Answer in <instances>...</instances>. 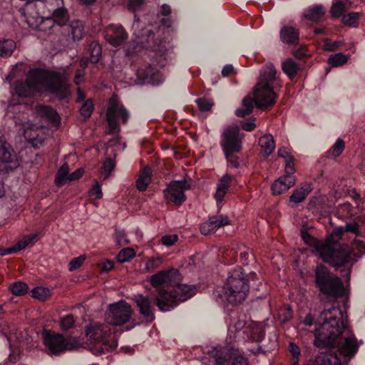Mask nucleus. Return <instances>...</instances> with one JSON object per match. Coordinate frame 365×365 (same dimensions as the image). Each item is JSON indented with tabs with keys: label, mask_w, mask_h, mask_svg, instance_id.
Segmentation results:
<instances>
[{
	"label": "nucleus",
	"mask_w": 365,
	"mask_h": 365,
	"mask_svg": "<svg viewBox=\"0 0 365 365\" xmlns=\"http://www.w3.org/2000/svg\"><path fill=\"white\" fill-rule=\"evenodd\" d=\"M86 259V255H81L71 260L68 264V270L72 272L79 268Z\"/></svg>",
	"instance_id": "51"
},
{
	"label": "nucleus",
	"mask_w": 365,
	"mask_h": 365,
	"mask_svg": "<svg viewBox=\"0 0 365 365\" xmlns=\"http://www.w3.org/2000/svg\"><path fill=\"white\" fill-rule=\"evenodd\" d=\"M69 75L66 71H49L41 68L31 70L26 81L15 83V92L20 97H29L44 88L58 98H66L71 93Z\"/></svg>",
	"instance_id": "4"
},
{
	"label": "nucleus",
	"mask_w": 365,
	"mask_h": 365,
	"mask_svg": "<svg viewBox=\"0 0 365 365\" xmlns=\"http://www.w3.org/2000/svg\"><path fill=\"white\" fill-rule=\"evenodd\" d=\"M43 4L37 0H32L25 4L20 9L21 16L29 27L35 30L46 31L53 27V19H46L41 10Z\"/></svg>",
	"instance_id": "14"
},
{
	"label": "nucleus",
	"mask_w": 365,
	"mask_h": 365,
	"mask_svg": "<svg viewBox=\"0 0 365 365\" xmlns=\"http://www.w3.org/2000/svg\"><path fill=\"white\" fill-rule=\"evenodd\" d=\"M151 180V173L148 170H143L136 181V187L139 191H145Z\"/></svg>",
	"instance_id": "39"
},
{
	"label": "nucleus",
	"mask_w": 365,
	"mask_h": 365,
	"mask_svg": "<svg viewBox=\"0 0 365 365\" xmlns=\"http://www.w3.org/2000/svg\"><path fill=\"white\" fill-rule=\"evenodd\" d=\"M249 256L248 251H242L240 254V262L244 266L247 265L249 263Z\"/></svg>",
	"instance_id": "63"
},
{
	"label": "nucleus",
	"mask_w": 365,
	"mask_h": 365,
	"mask_svg": "<svg viewBox=\"0 0 365 365\" xmlns=\"http://www.w3.org/2000/svg\"><path fill=\"white\" fill-rule=\"evenodd\" d=\"M258 280L255 272H245L241 267L228 272L227 279L217 295L219 304L237 306L244 302L250 289Z\"/></svg>",
	"instance_id": "7"
},
{
	"label": "nucleus",
	"mask_w": 365,
	"mask_h": 365,
	"mask_svg": "<svg viewBox=\"0 0 365 365\" xmlns=\"http://www.w3.org/2000/svg\"><path fill=\"white\" fill-rule=\"evenodd\" d=\"M190 189V185L185 180H173L163 190V193L168 202L180 206L187 199L185 191Z\"/></svg>",
	"instance_id": "18"
},
{
	"label": "nucleus",
	"mask_w": 365,
	"mask_h": 365,
	"mask_svg": "<svg viewBox=\"0 0 365 365\" xmlns=\"http://www.w3.org/2000/svg\"><path fill=\"white\" fill-rule=\"evenodd\" d=\"M180 279L179 271L173 267L158 271L150 277L149 282L156 292V305L160 311H170L196 294L195 286L180 284Z\"/></svg>",
	"instance_id": "3"
},
{
	"label": "nucleus",
	"mask_w": 365,
	"mask_h": 365,
	"mask_svg": "<svg viewBox=\"0 0 365 365\" xmlns=\"http://www.w3.org/2000/svg\"><path fill=\"white\" fill-rule=\"evenodd\" d=\"M15 45L14 42L11 40H0V56H11L14 51Z\"/></svg>",
	"instance_id": "42"
},
{
	"label": "nucleus",
	"mask_w": 365,
	"mask_h": 365,
	"mask_svg": "<svg viewBox=\"0 0 365 365\" xmlns=\"http://www.w3.org/2000/svg\"><path fill=\"white\" fill-rule=\"evenodd\" d=\"M295 173L294 158L289 157L285 160V175L284 176H293Z\"/></svg>",
	"instance_id": "53"
},
{
	"label": "nucleus",
	"mask_w": 365,
	"mask_h": 365,
	"mask_svg": "<svg viewBox=\"0 0 365 365\" xmlns=\"http://www.w3.org/2000/svg\"><path fill=\"white\" fill-rule=\"evenodd\" d=\"M287 350L289 354L288 360L290 365H301L302 357L301 348L295 342L290 341Z\"/></svg>",
	"instance_id": "29"
},
{
	"label": "nucleus",
	"mask_w": 365,
	"mask_h": 365,
	"mask_svg": "<svg viewBox=\"0 0 365 365\" xmlns=\"http://www.w3.org/2000/svg\"><path fill=\"white\" fill-rule=\"evenodd\" d=\"M325 10L322 6L316 5L307 9L304 18L309 21L317 22L324 15Z\"/></svg>",
	"instance_id": "33"
},
{
	"label": "nucleus",
	"mask_w": 365,
	"mask_h": 365,
	"mask_svg": "<svg viewBox=\"0 0 365 365\" xmlns=\"http://www.w3.org/2000/svg\"><path fill=\"white\" fill-rule=\"evenodd\" d=\"M345 231L359 235V226L356 222H346L345 226Z\"/></svg>",
	"instance_id": "59"
},
{
	"label": "nucleus",
	"mask_w": 365,
	"mask_h": 365,
	"mask_svg": "<svg viewBox=\"0 0 365 365\" xmlns=\"http://www.w3.org/2000/svg\"><path fill=\"white\" fill-rule=\"evenodd\" d=\"M84 173V170L83 168H78L72 173L69 174V182H72L82 177Z\"/></svg>",
	"instance_id": "61"
},
{
	"label": "nucleus",
	"mask_w": 365,
	"mask_h": 365,
	"mask_svg": "<svg viewBox=\"0 0 365 365\" xmlns=\"http://www.w3.org/2000/svg\"><path fill=\"white\" fill-rule=\"evenodd\" d=\"M80 113L85 119L88 118L91 116V101L90 99L81 106Z\"/></svg>",
	"instance_id": "56"
},
{
	"label": "nucleus",
	"mask_w": 365,
	"mask_h": 365,
	"mask_svg": "<svg viewBox=\"0 0 365 365\" xmlns=\"http://www.w3.org/2000/svg\"><path fill=\"white\" fill-rule=\"evenodd\" d=\"M245 315H231L227 327V334L234 341L261 342L265 336L264 327L262 323L247 321Z\"/></svg>",
	"instance_id": "9"
},
{
	"label": "nucleus",
	"mask_w": 365,
	"mask_h": 365,
	"mask_svg": "<svg viewBox=\"0 0 365 365\" xmlns=\"http://www.w3.org/2000/svg\"><path fill=\"white\" fill-rule=\"evenodd\" d=\"M277 81V70L272 63L265 65L255 89V100L246 96L242 101L243 108L236 110L237 116L244 118L252 113L254 104L259 109H269L274 106L278 95L274 91Z\"/></svg>",
	"instance_id": "6"
},
{
	"label": "nucleus",
	"mask_w": 365,
	"mask_h": 365,
	"mask_svg": "<svg viewBox=\"0 0 365 365\" xmlns=\"http://www.w3.org/2000/svg\"><path fill=\"white\" fill-rule=\"evenodd\" d=\"M76 26H74V24H72L71 26V33L74 40H80L83 36V29L82 25L78 24V22H76Z\"/></svg>",
	"instance_id": "54"
},
{
	"label": "nucleus",
	"mask_w": 365,
	"mask_h": 365,
	"mask_svg": "<svg viewBox=\"0 0 365 365\" xmlns=\"http://www.w3.org/2000/svg\"><path fill=\"white\" fill-rule=\"evenodd\" d=\"M349 58L348 55H345L343 53H337L331 55L328 58V63L332 67H339L346 64Z\"/></svg>",
	"instance_id": "40"
},
{
	"label": "nucleus",
	"mask_w": 365,
	"mask_h": 365,
	"mask_svg": "<svg viewBox=\"0 0 365 365\" xmlns=\"http://www.w3.org/2000/svg\"><path fill=\"white\" fill-rule=\"evenodd\" d=\"M49 295V289L43 287H37L32 290V297L40 300H44Z\"/></svg>",
	"instance_id": "49"
},
{
	"label": "nucleus",
	"mask_w": 365,
	"mask_h": 365,
	"mask_svg": "<svg viewBox=\"0 0 365 365\" xmlns=\"http://www.w3.org/2000/svg\"><path fill=\"white\" fill-rule=\"evenodd\" d=\"M108 43L115 47L122 45L128 38V33L122 25L110 24L104 30Z\"/></svg>",
	"instance_id": "20"
},
{
	"label": "nucleus",
	"mask_w": 365,
	"mask_h": 365,
	"mask_svg": "<svg viewBox=\"0 0 365 365\" xmlns=\"http://www.w3.org/2000/svg\"><path fill=\"white\" fill-rule=\"evenodd\" d=\"M120 144V138L115 137L110 139L105 145V159L99 170V180L93 178V199H101L103 197L101 184L100 182L106 181L110 176L115 168V150L114 146ZM95 203L93 202V205Z\"/></svg>",
	"instance_id": "13"
},
{
	"label": "nucleus",
	"mask_w": 365,
	"mask_h": 365,
	"mask_svg": "<svg viewBox=\"0 0 365 365\" xmlns=\"http://www.w3.org/2000/svg\"><path fill=\"white\" fill-rule=\"evenodd\" d=\"M20 165L11 146L0 135V173H7Z\"/></svg>",
	"instance_id": "17"
},
{
	"label": "nucleus",
	"mask_w": 365,
	"mask_h": 365,
	"mask_svg": "<svg viewBox=\"0 0 365 365\" xmlns=\"http://www.w3.org/2000/svg\"><path fill=\"white\" fill-rule=\"evenodd\" d=\"M129 118V111L119 103L118 96L113 94L108 100L106 111L108 133L110 135L118 134L120 131V120L123 124H126Z\"/></svg>",
	"instance_id": "15"
},
{
	"label": "nucleus",
	"mask_w": 365,
	"mask_h": 365,
	"mask_svg": "<svg viewBox=\"0 0 365 365\" xmlns=\"http://www.w3.org/2000/svg\"><path fill=\"white\" fill-rule=\"evenodd\" d=\"M341 45L342 43L340 41H331L330 39L326 38L324 40V48L326 51H334L339 48Z\"/></svg>",
	"instance_id": "52"
},
{
	"label": "nucleus",
	"mask_w": 365,
	"mask_h": 365,
	"mask_svg": "<svg viewBox=\"0 0 365 365\" xmlns=\"http://www.w3.org/2000/svg\"><path fill=\"white\" fill-rule=\"evenodd\" d=\"M259 145L264 158L269 156L275 148V141L271 134H266L259 138Z\"/></svg>",
	"instance_id": "28"
},
{
	"label": "nucleus",
	"mask_w": 365,
	"mask_h": 365,
	"mask_svg": "<svg viewBox=\"0 0 365 365\" xmlns=\"http://www.w3.org/2000/svg\"><path fill=\"white\" fill-rule=\"evenodd\" d=\"M220 145L227 161V168H239L242 160L238 154L242 150V141L239 128L227 126L222 133Z\"/></svg>",
	"instance_id": "12"
},
{
	"label": "nucleus",
	"mask_w": 365,
	"mask_h": 365,
	"mask_svg": "<svg viewBox=\"0 0 365 365\" xmlns=\"http://www.w3.org/2000/svg\"><path fill=\"white\" fill-rule=\"evenodd\" d=\"M346 0H334L331 12L335 17H339L345 11Z\"/></svg>",
	"instance_id": "43"
},
{
	"label": "nucleus",
	"mask_w": 365,
	"mask_h": 365,
	"mask_svg": "<svg viewBox=\"0 0 365 365\" xmlns=\"http://www.w3.org/2000/svg\"><path fill=\"white\" fill-rule=\"evenodd\" d=\"M9 289L14 295L21 296L26 293L28 286L24 282H16L9 286Z\"/></svg>",
	"instance_id": "47"
},
{
	"label": "nucleus",
	"mask_w": 365,
	"mask_h": 365,
	"mask_svg": "<svg viewBox=\"0 0 365 365\" xmlns=\"http://www.w3.org/2000/svg\"><path fill=\"white\" fill-rule=\"evenodd\" d=\"M210 361L215 365H249L247 359L238 350H222L212 347L208 350Z\"/></svg>",
	"instance_id": "16"
},
{
	"label": "nucleus",
	"mask_w": 365,
	"mask_h": 365,
	"mask_svg": "<svg viewBox=\"0 0 365 365\" xmlns=\"http://www.w3.org/2000/svg\"><path fill=\"white\" fill-rule=\"evenodd\" d=\"M171 14V8L168 4H163L158 10V18L160 19V24L163 27L169 29L171 27L172 22L168 17Z\"/></svg>",
	"instance_id": "32"
},
{
	"label": "nucleus",
	"mask_w": 365,
	"mask_h": 365,
	"mask_svg": "<svg viewBox=\"0 0 365 365\" xmlns=\"http://www.w3.org/2000/svg\"><path fill=\"white\" fill-rule=\"evenodd\" d=\"M43 4L41 10L44 15L50 16L51 13L58 6L63 5V0H37Z\"/></svg>",
	"instance_id": "37"
},
{
	"label": "nucleus",
	"mask_w": 365,
	"mask_h": 365,
	"mask_svg": "<svg viewBox=\"0 0 365 365\" xmlns=\"http://www.w3.org/2000/svg\"><path fill=\"white\" fill-rule=\"evenodd\" d=\"M161 257H153L149 258L145 263V269L147 272H151L158 269L163 263Z\"/></svg>",
	"instance_id": "48"
},
{
	"label": "nucleus",
	"mask_w": 365,
	"mask_h": 365,
	"mask_svg": "<svg viewBox=\"0 0 365 365\" xmlns=\"http://www.w3.org/2000/svg\"><path fill=\"white\" fill-rule=\"evenodd\" d=\"M178 240V236L177 235H165L161 238L162 244L167 247L173 246Z\"/></svg>",
	"instance_id": "55"
},
{
	"label": "nucleus",
	"mask_w": 365,
	"mask_h": 365,
	"mask_svg": "<svg viewBox=\"0 0 365 365\" xmlns=\"http://www.w3.org/2000/svg\"><path fill=\"white\" fill-rule=\"evenodd\" d=\"M314 282L316 287L329 300L327 304L339 305L337 299L344 297L346 290L341 279L334 274L324 264H318L314 269Z\"/></svg>",
	"instance_id": "10"
},
{
	"label": "nucleus",
	"mask_w": 365,
	"mask_h": 365,
	"mask_svg": "<svg viewBox=\"0 0 365 365\" xmlns=\"http://www.w3.org/2000/svg\"><path fill=\"white\" fill-rule=\"evenodd\" d=\"M128 9L134 13V21L132 26L133 35L136 41L125 49V56L137 60L143 57L149 51L156 54L165 48L163 40L159 38V34L154 32L152 26L142 25L135 12L141 11L145 5V0H127Z\"/></svg>",
	"instance_id": "5"
},
{
	"label": "nucleus",
	"mask_w": 365,
	"mask_h": 365,
	"mask_svg": "<svg viewBox=\"0 0 365 365\" xmlns=\"http://www.w3.org/2000/svg\"><path fill=\"white\" fill-rule=\"evenodd\" d=\"M76 318L71 314L62 317L59 322V325L63 331H67L73 328L76 323Z\"/></svg>",
	"instance_id": "44"
},
{
	"label": "nucleus",
	"mask_w": 365,
	"mask_h": 365,
	"mask_svg": "<svg viewBox=\"0 0 365 365\" xmlns=\"http://www.w3.org/2000/svg\"><path fill=\"white\" fill-rule=\"evenodd\" d=\"M345 148V143L343 140L339 138L336 140L335 143L331 146V148L329 150L328 154L329 155L336 158L339 156L342 152L344 151Z\"/></svg>",
	"instance_id": "45"
},
{
	"label": "nucleus",
	"mask_w": 365,
	"mask_h": 365,
	"mask_svg": "<svg viewBox=\"0 0 365 365\" xmlns=\"http://www.w3.org/2000/svg\"><path fill=\"white\" fill-rule=\"evenodd\" d=\"M293 315L292 307L287 304L278 309L277 319L282 325H284L293 318Z\"/></svg>",
	"instance_id": "35"
},
{
	"label": "nucleus",
	"mask_w": 365,
	"mask_h": 365,
	"mask_svg": "<svg viewBox=\"0 0 365 365\" xmlns=\"http://www.w3.org/2000/svg\"><path fill=\"white\" fill-rule=\"evenodd\" d=\"M66 10L61 7V6L57 7L50 16L46 17V19H53V26L56 21H61L66 19ZM58 24H61V22H58Z\"/></svg>",
	"instance_id": "46"
},
{
	"label": "nucleus",
	"mask_w": 365,
	"mask_h": 365,
	"mask_svg": "<svg viewBox=\"0 0 365 365\" xmlns=\"http://www.w3.org/2000/svg\"><path fill=\"white\" fill-rule=\"evenodd\" d=\"M234 177L230 174H225L222 175L217 182L216 190L215 194L220 197L221 196H225L229 192L230 187H231L232 180Z\"/></svg>",
	"instance_id": "27"
},
{
	"label": "nucleus",
	"mask_w": 365,
	"mask_h": 365,
	"mask_svg": "<svg viewBox=\"0 0 365 365\" xmlns=\"http://www.w3.org/2000/svg\"><path fill=\"white\" fill-rule=\"evenodd\" d=\"M135 302L143 320L146 323H151L155 319V308L153 306L154 302L156 303V301L155 300V295L153 296V299H151L148 296L138 294L135 296Z\"/></svg>",
	"instance_id": "21"
},
{
	"label": "nucleus",
	"mask_w": 365,
	"mask_h": 365,
	"mask_svg": "<svg viewBox=\"0 0 365 365\" xmlns=\"http://www.w3.org/2000/svg\"><path fill=\"white\" fill-rule=\"evenodd\" d=\"M225 258L229 263H234L237 260V250L232 248L225 253Z\"/></svg>",
	"instance_id": "60"
},
{
	"label": "nucleus",
	"mask_w": 365,
	"mask_h": 365,
	"mask_svg": "<svg viewBox=\"0 0 365 365\" xmlns=\"http://www.w3.org/2000/svg\"><path fill=\"white\" fill-rule=\"evenodd\" d=\"M38 240L37 235L31 234L24 236L19 240L14 246L4 250L1 253V255H10L18 252L20 250L25 249L26 247L33 245Z\"/></svg>",
	"instance_id": "24"
},
{
	"label": "nucleus",
	"mask_w": 365,
	"mask_h": 365,
	"mask_svg": "<svg viewBox=\"0 0 365 365\" xmlns=\"http://www.w3.org/2000/svg\"><path fill=\"white\" fill-rule=\"evenodd\" d=\"M14 120L16 125L19 127V132L22 134L25 138L29 140L34 138V137L31 136V132L32 129L31 128V124L28 121H23L17 117H14Z\"/></svg>",
	"instance_id": "36"
},
{
	"label": "nucleus",
	"mask_w": 365,
	"mask_h": 365,
	"mask_svg": "<svg viewBox=\"0 0 365 365\" xmlns=\"http://www.w3.org/2000/svg\"><path fill=\"white\" fill-rule=\"evenodd\" d=\"M301 237L305 244L314 249L324 262L336 267H346L350 264L351 252L346 245L338 242L333 244L322 243L306 230H301Z\"/></svg>",
	"instance_id": "8"
},
{
	"label": "nucleus",
	"mask_w": 365,
	"mask_h": 365,
	"mask_svg": "<svg viewBox=\"0 0 365 365\" xmlns=\"http://www.w3.org/2000/svg\"><path fill=\"white\" fill-rule=\"evenodd\" d=\"M361 12L351 11L342 16V22L344 24L356 28L359 26L358 21L362 16Z\"/></svg>",
	"instance_id": "38"
},
{
	"label": "nucleus",
	"mask_w": 365,
	"mask_h": 365,
	"mask_svg": "<svg viewBox=\"0 0 365 365\" xmlns=\"http://www.w3.org/2000/svg\"><path fill=\"white\" fill-rule=\"evenodd\" d=\"M67 182H69V166L68 163H64L57 171L55 184L58 187H61Z\"/></svg>",
	"instance_id": "31"
},
{
	"label": "nucleus",
	"mask_w": 365,
	"mask_h": 365,
	"mask_svg": "<svg viewBox=\"0 0 365 365\" xmlns=\"http://www.w3.org/2000/svg\"><path fill=\"white\" fill-rule=\"evenodd\" d=\"M312 190V185L304 183L302 186L294 190L292 194L289 196V202L297 205L303 202Z\"/></svg>",
	"instance_id": "26"
},
{
	"label": "nucleus",
	"mask_w": 365,
	"mask_h": 365,
	"mask_svg": "<svg viewBox=\"0 0 365 365\" xmlns=\"http://www.w3.org/2000/svg\"><path fill=\"white\" fill-rule=\"evenodd\" d=\"M196 103L201 111H208L211 109L212 104L205 98H197Z\"/></svg>",
	"instance_id": "57"
},
{
	"label": "nucleus",
	"mask_w": 365,
	"mask_h": 365,
	"mask_svg": "<svg viewBox=\"0 0 365 365\" xmlns=\"http://www.w3.org/2000/svg\"><path fill=\"white\" fill-rule=\"evenodd\" d=\"M93 73L94 72V69L96 65L99 62L100 57L101 54V48L98 43H95L93 40Z\"/></svg>",
	"instance_id": "50"
},
{
	"label": "nucleus",
	"mask_w": 365,
	"mask_h": 365,
	"mask_svg": "<svg viewBox=\"0 0 365 365\" xmlns=\"http://www.w3.org/2000/svg\"><path fill=\"white\" fill-rule=\"evenodd\" d=\"M336 303L324 304L322 311L311 310L302 321L305 326L315 325L314 344L327 351L320 352L304 365H346L359 351V344L347 324L346 312Z\"/></svg>",
	"instance_id": "1"
},
{
	"label": "nucleus",
	"mask_w": 365,
	"mask_h": 365,
	"mask_svg": "<svg viewBox=\"0 0 365 365\" xmlns=\"http://www.w3.org/2000/svg\"><path fill=\"white\" fill-rule=\"evenodd\" d=\"M98 267L101 272H108L114 267V263L111 260L106 259L98 264Z\"/></svg>",
	"instance_id": "58"
},
{
	"label": "nucleus",
	"mask_w": 365,
	"mask_h": 365,
	"mask_svg": "<svg viewBox=\"0 0 365 365\" xmlns=\"http://www.w3.org/2000/svg\"><path fill=\"white\" fill-rule=\"evenodd\" d=\"M282 69L290 80H294L299 71V65L292 58H287L282 63Z\"/></svg>",
	"instance_id": "30"
},
{
	"label": "nucleus",
	"mask_w": 365,
	"mask_h": 365,
	"mask_svg": "<svg viewBox=\"0 0 365 365\" xmlns=\"http://www.w3.org/2000/svg\"><path fill=\"white\" fill-rule=\"evenodd\" d=\"M231 224L227 215H216L209 217L208 220L201 224V234L208 235L215 232L219 228Z\"/></svg>",
	"instance_id": "22"
},
{
	"label": "nucleus",
	"mask_w": 365,
	"mask_h": 365,
	"mask_svg": "<svg viewBox=\"0 0 365 365\" xmlns=\"http://www.w3.org/2000/svg\"><path fill=\"white\" fill-rule=\"evenodd\" d=\"M280 38L287 44L297 45L299 40V31L295 27L284 26L280 30Z\"/></svg>",
	"instance_id": "25"
},
{
	"label": "nucleus",
	"mask_w": 365,
	"mask_h": 365,
	"mask_svg": "<svg viewBox=\"0 0 365 365\" xmlns=\"http://www.w3.org/2000/svg\"><path fill=\"white\" fill-rule=\"evenodd\" d=\"M294 176H281L271 185V191L273 195H278L287 192L295 184Z\"/></svg>",
	"instance_id": "23"
},
{
	"label": "nucleus",
	"mask_w": 365,
	"mask_h": 365,
	"mask_svg": "<svg viewBox=\"0 0 365 365\" xmlns=\"http://www.w3.org/2000/svg\"><path fill=\"white\" fill-rule=\"evenodd\" d=\"M38 113L47 118L51 122H52L55 125H58L60 123V117L58 113L53 110L52 108L49 106H40L38 109Z\"/></svg>",
	"instance_id": "34"
},
{
	"label": "nucleus",
	"mask_w": 365,
	"mask_h": 365,
	"mask_svg": "<svg viewBox=\"0 0 365 365\" xmlns=\"http://www.w3.org/2000/svg\"><path fill=\"white\" fill-rule=\"evenodd\" d=\"M135 251L131 247L122 249L117 255V259L120 263L129 262L135 256Z\"/></svg>",
	"instance_id": "41"
},
{
	"label": "nucleus",
	"mask_w": 365,
	"mask_h": 365,
	"mask_svg": "<svg viewBox=\"0 0 365 365\" xmlns=\"http://www.w3.org/2000/svg\"><path fill=\"white\" fill-rule=\"evenodd\" d=\"M163 82V77L158 68L150 63L139 67L136 71V83L138 84L158 85Z\"/></svg>",
	"instance_id": "19"
},
{
	"label": "nucleus",
	"mask_w": 365,
	"mask_h": 365,
	"mask_svg": "<svg viewBox=\"0 0 365 365\" xmlns=\"http://www.w3.org/2000/svg\"><path fill=\"white\" fill-rule=\"evenodd\" d=\"M225 197V196H221L220 197H219V196L217 195V194L213 195V197L216 200V205H217V215L220 212L221 209L224 205Z\"/></svg>",
	"instance_id": "62"
},
{
	"label": "nucleus",
	"mask_w": 365,
	"mask_h": 365,
	"mask_svg": "<svg viewBox=\"0 0 365 365\" xmlns=\"http://www.w3.org/2000/svg\"><path fill=\"white\" fill-rule=\"evenodd\" d=\"M91 332V325L86 327L85 335L88 337L86 341L83 339L75 337L65 338L61 334L51 333L48 330H43L42 332L43 344L48 349V353L53 355H59L66 351L73 350L79 347L88 348L91 336L88 337Z\"/></svg>",
	"instance_id": "11"
},
{
	"label": "nucleus",
	"mask_w": 365,
	"mask_h": 365,
	"mask_svg": "<svg viewBox=\"0 0 365 365\" xmlns=\"http://www.w3.org/2000/svg\"><path fill=\"white\" fill-rule=\"evenodd\" d=\"M133 314L131 306L124 300L109 305L106 314V324L93 322V355H103L115 350L118 346V336L116 329L110 325L120 327L126 324L121 331L132 329L137 323L130 321Z\"/></svg>",
	"instance_id": "2"
},
{
	"label": "nucleus",
	"mask_w": 365,
	"mask_h": 365,
	"mask_svg": "<svg viewBox=\"0 0 365 365\" xmlns=\"http://www.w3.org/2000/svg\"><path fill=\"white\" fill-rule=\"evenodd\" d=\"M345 228L343 226L336 227L333 230V235L337 237L339 239H341L342 235L345 232Z\"/></svg>",
	"instance_id": "64"
}]
</instances>
